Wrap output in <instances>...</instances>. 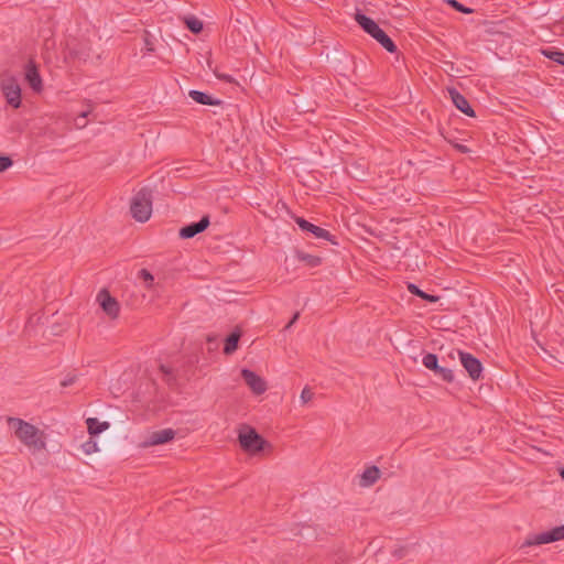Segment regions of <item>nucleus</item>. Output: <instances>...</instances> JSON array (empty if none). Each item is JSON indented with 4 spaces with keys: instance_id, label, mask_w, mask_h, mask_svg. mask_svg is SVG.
I'll return each instance as SVG.
<instances>
[{
    "instance_id": "obj_1",
    "label": "nucleus",
    "mask_w": 564,
    "mask_h": 564,
    "mask_svg": "<svg viewBox=\"0 0 564 564\" xmlns=\"http://www.w3.org/2000/svg\"><path fill=\"white\" fill-rule=\"evenodd\" d=\"M8 424L15 437L32 452L45 448V433L35 425L19 417H9Z\"/></svg>"
},
{
    "instance_id": "obj_2",
    "label": "nucleus",
    "mask_w": 564,
    "mask_h": 564,
    "mask_svg": "<svg viewBox=\"0 0 564 564\" xmlns=\"http://www.w3.org/2000/svg\"><path fill=\"white\" fill-rule=\"evenodd\" d=\"M130 210L132 217L140 221H147L152 214V191L149 187L141 188L132 198Z\"/></svg>"
},
{
    "instance_id": "obj_3",
    "label": "nucleus",
    "mask_w": 564,
    "mask_h": 564,
    "mask_svg": "<svg viewBox=\"0 0 564 564\" xmlns=\"http://www.w3.org/2000/svg\"><path fill=\"white\" fill-rule=\"evenodd\" d=\"M238 441L240 447L250 454H258L269 445L268 442L250 426H243L239 431Z\"/></svg>"
},
{
    "instance_id": "obj_4",
    "label": "nucleus",
    "mask_w": 564,
    "mask_h": 564,
    "mask_svg": "<svg viewBox=\"0 0 564 564\" xmlns=\"http://www.w3.org/2000/svg\"><path fill=\"white\" fill-rule=\"evenodd\" d=\"M454 354H457L462 366L465 368V370L468 372L469 377L473 380H478L481 377L482 372V365L479 359L474 357L469 352H465L459 349H455L449 354L451 358H454Z\"/></svg>"
},
{
    "instance_id": "obj_5",
    "label": "nucleus",
    "mask_w": 564,
    "mask_h": 564,
    "mask_svg": "<svg viewBox=\"0 0 564 564\" xmlns=\"http://www.w3.org/2000/svg\"><path fill=\"white\" fill-rule=\"evenodd\" d=\"M0 87L7 102L13 108H19L21 105V88L18 80L12 76L3 77Z\"/></svg>"
},
{
    "instance_id": "obj_6",
    "label": "nucleus",
    "mask_w": 564,
    "mask_h": 564,
    "mask_svg": "<svg viewBox=\"0 0 564 564\" xmlns=\"http://www.w3.org/2000/svg\"><path fill=\"white\" fill-rule=\"evenodd\" d=\"M564 539V524L550 531L538 533L527 538L522 546L541 545Z\"/></svg>"
},
{
    "instance_id": "obj_7",
    "label": "nucleus",
    "mask_w": 564,
    "mask_h": 564,
    "mask_svg": "<svg viewBox=\"0 0 564 564\" xmlns=\"http://www.w3.org/2000/svg\"><path fill=\"white\" fill-rule=\"evenodd\" d=\"M97 300L104 310V312L110 317V318H117L120 312V305L118 301L110 295V293L107 290H101L98 295Z\"/></svg>"
},
{
    "instance_id": "obj_8",
    "label": "nucleus",
    "mask_w": 564,
    "mask_h": 564,
    "mask_svg": "<svg viewBox=\"0 0 564 564\" xmlns=\"http://www.w3.org/2000/svg\"><path fill=\"white\" fill-rule=\"evenodd\" d=\"M241 377L254 394H262L267 391V382L256 372L249 369L241 370Z\"/></svg>"
},
{
    "instance_id": "obj_9",
    "label": "nucleus",
    "mask_w": 564,
    "mask_h": 564,
    "mask_svg": "<svg viewBox=\"0 0 564 564\" xmlns=\"http://www.w3.org/2000/svg\"><path fill=\"white\" fill-rule=\"evenodd\" d=\"M209 217L203 216L199 221L188 224L180 229V237L183 239L194 238L209 226Z\"/></svg>"
},
{
    "instance_id": "obj_10",
    "label": "nucleus",
    "mask_w": 564,
    "mask_h": 564,
    "mask_svg": "<svg viewBox=\"0 0 564 564\" xmlns=\"http://www.w3.org/2000/svg\"><path fill=\"white\" fill-rule=\"evenodd\" d=\"M176 432L173 429H164L152 432L148 440L144 442V446H155L165 444L175 437Z\"/></svg>"
},
{
    "instance_id": "obj_11",
    "label": "nucleus",
    "mask_w": 564,
    "mask_h": 564,
    "mask_svg": "<svg viewBox=\"0 0 564 564\" xmlns=\"http://www.w3.org/2000/svg\"><path fill=\"white\" fill-rule=\"evenodd\" d=\"M25 79L29 83L30 87L34 91L40 93L42 90V88H43L42 78H41L37 67L33 61H30L26 64Z\"/></svg>"
},
{
    "instance_id": "obj_12",
    "label": "nucleus",
    "mask_w": 564,
    "mask_h": 564,
    "mask_svg": "<svg viewBox=\"0 0 564 564\" xmlns=\"http://www.w3.org/2000/svg\"><path fill=\"white\" fill-rule=\"evenodd\" d=\"M448 93H449L453 104L455 105V107L458 110H460L463 113H465L468 117L476 116L475 111L470 107L468 100L460 93H458L455 88H449Z\"/></svg>"
},
{
    "instance_id": "obj_13",
    "label": "nucleus",
    "mask_w": 564,
    "mask_h": 564,
    "mask_svg": "<svg viewBox=\"0 0 564 564\" xmlns=\"http://www.w3.org/2000/svg\"><path fill=\"white\" fill-rule=\"evenodd\" d=\"M295 221L302 230L312 232L316 238L325 240L330 239V232L328 230L318 227L301 217H297Z\"/></svg>"
},
{
    "instance_id": "obj_14",
    "label": "nucleus",
    "mask_w": 564,
    "mask_h": 564,
    "mask_svg": "<svg viewBox=\"0 0 564 564\" xmlns=\"http://www.w3.org/2000/svg\"><path fill=\"white\" fill-rule=\"evenodd\" d=\"M355 20L362 28V30L371 36H375V34L381 29L372 19L360 13L359 11L356 12Z\"/></svg>"
},
{
    "instance_id": "obj_15",
    "label": "nucleus",
    "mask_w": 564,
    "mask_h": 564,
    "mask_svg": "<svg viewBox=\"0 0 564 564\" xmlns=\"http://www.w3.org/2000/svg\"><path fill=\"white\" fill-rule=\"evenodd\" d=\"M381 471L377 466L367 467L361 474L360 486L361 487H370L372 486L379 478Z\"/></svg>"
},
{
    "instance_id": "obj_16",
    "label": "nucleus",
    "mask_w": 564,
    "mask_h": 564,
    "mask_svg": "<svg viewBox=\"0 0 564 564\" xmlns=\"http://www.w3.org/2000/svg\"><path fill=\"white\" fill-rule=\"evenodd\" d=\"M188 96L197 104L207 105V106H218L221 104V100L215 99L210 95L199 91V90H189Z\"/></svg>"
},
{
    "instance_id": "obj_17",
    "label": "nucleus",
    "mask_w": 564,
    "mask_h": 564,
    "mask_svg": "<svg viewBox=\"0 0 564 564\" xmlns=\"http://www.w3.org/2000/svg\"><path fill=\"white\" fill-rule=\"evenodd\" d=\"M372 37L377 40L389 53L397 52V45L382 29H380Z\"/></svg>"
},
{
    "instance_id": "obj_18",
    "label": "nucleus",
    "mask_w": 564,
    "mask_h": 564,
    "mask_svg": "<svg viewBox=\"0 0 564 564\" xmlns=\"http://www.w3.org/2000/svg\"><path fill=\"white\" fill-rule=\"evenodd\" d=\"M86 423H87V429H88V432L90 435L100 434L101 432L108 430L110 426V424L108 422H100L96 417L87 419Z\"/></svg>"
},
{
    "instance_id": "obj_19",
    "label": "nucleus",
    "mask_w": 564,
    "mask_h": 564,
    "mask_svg": "<svg viewBox=\"0 0 564 564\" xmlns=\"http://www.w3.org/2000/svg\"><path fill=\"white\" fill-rule=\"evenodd\" d=\"M239 332H232L225 340L224 352L226 355H231L238 348V341L240 339Z\"/></svg>"
},
{
    "instance_id": "obj_20",
    "label": "nucleus",
    "mask_w": 564,
    "mask_h": 564,
    "mask_svg": "<svg viewBox=\"0 0 564 564\" xmlns=\"http://www.w3.org/2000/svg\"><path fill=\"white\" fill-rule=\"evenodd\" d=\"M297 259L304 262L310 268L318 267L322 263L321 257L305 252H297Z\"/></svg>"
},
{
    "instance_id": "obj_21",
    "label": "nucleus",
    "mask_w": 564,
    "mask_h": 564,
    "mask_svg": "<svg viewBox=\"0 0 564 564\" xmlns=\"http://www.w3.org/2000/svg\"><path fill=\"white\" fill-rule=\"evenodd\" d=\"M408 290L410 291L411 294L420 296L421 299H424L431 303H434L437 301V296L430 295V294L423 292L422 290L419 289V286H416L413 283H409Z\"/></svg>"
},
{
    "instance_id": "obj_22",
    "label": "nucleus",
    "mask_w": 564,
    "mask_h": 564,
    "mask_svg": "<svg viewBox=\"0 0 564 564\" xmlns=\"http://www.w3.org/2000/svg\"><path fill=\"white\" fill-rule=\"evenodd\" d=\"M434 375L443 379L445 382H453L455 379L454 372L452 369L446 367L438 366L437 369H435Z\"/></svg>"
},
{
    "instance_id": "obj_23",
    "label": "nucleus",
    "mask_w": 564,
    "mask_h": 564,
    "mask_svg": "<svg viewBox=\"0 0 564 564\" xmlns=\"http://www.w3.org/2000/svg\"><path fill=\"white\" fill-rule=\"evenodd\" d=\"M422 364L424 365L425 368H427L431 371H434L440 366L437 356L432 352H429L425 356H423Z\"/></svg>"
},
{
    "instance_id": "obj_24",
    "label": "nucleus",
    "mask_w": 564,
    "mask_h": 564,
    "mask_svg": "<svg viewBox=\"0 0 564 564\" xmlns=\"http://www.w3.org/2000/svg\"><path fill=\"white\" fill-rule=\"evenodd\" d=\"M543 54L551 61L564 66V52L554 51V50H545V51H543Z\"/></svg>"
},
{
    "instance_id": "obj_25",
    "label": "nucleus",
    "mask_w": 564,
    "mask_h": 564,
    "mask_svg": "<svg viewBox=\"0 0 564 564\" xmlns=\"http://www.w3.org/2000/svg\"><path fill=\"white\" fill-rule=\"evenodd\" d=\"M185 23L188 30H191L195 34H198L203 30L202 21L196 19L195 17L186 18Z\"/></svg>"
},
{
    "instance_id": "obj_26",
    "label": "nucleus",
    "mask_w": 564,
    "mask_h": 564,
    "mask_svg": "<svg viewBox=\"0 0 564 564\" xmlns=\"http://www.w3.org/2000/svg\"><path fill=\"white\" fill-rule=\"evenodd\" d=\"M446 3L448 6H451L453 9H455L456 11L462 12V13L469 14V13H473V11H474L471 8L465 7L463 3H460L457 0H446Z\"/></svg>"
},
{
    "instance_id": "obj_27",
    "label": "nucleus",
    "mask_w": 564,
    "mask_h": 564,
    "mask_svg": "<svg viewBox=\"0 0 564 564\" xmlns=\"http://www.w3.org/2000/svg\"><path fill=\"white\" fill-rule=\"evenodd\" d=\"M82 448H83L85 454L90 455V454L96 453L98 451V445H97L96 441L90 438V440L86 441L82 445Z\"/></svg>"
},
{
    "instance_id": "obj_28",
    "label": "nucleus",
    "mask_w": 564,
    "mask_h": 564,
    "mask_svg": "<svg viewBox=\"0 0 564 564\" xmlns=\"http://www.w3.org/2000/svg\"><path fill=\"white\" fill-rule=\"evenodd\" d=\"M139 276L147 283L148 288L152 286V282L154 280L153 275L147 269H142L139 272Z\"/></svg>"
},
{
    "instance_id": "obj_29",
    "label": "nucleus",
    "mask_w": 564,
    "mask_h": 564,
    "mask_svg": "<svg viewBox=\"0 0 564 564\" xmlns=\"http://www.w3.org/2000/svg\"><path fill=\"white\" fill-rule=\"evenodd\" d=\"M13 164V161L10 156L2 155L0 156V173L4 172L9 167H11Z\"/></svg>"
},
{
    "instance_id": "obj_30",
    "label": "nucleus",
    "mask_w": 564,
    "mask_h": 564,
    "mask_svg": "<svg viewBox=\"0 0 564 564\" xmlns=\"http://www.w3.org/2000/svg\"><path fill=\"white\" fill-rule=\"evenodd\" d=\"M313 399V392L308 388H304L301 392V400L303 403H307Z\"/></svg>"
},
{
    "instance_id": "obj_31",
    "label": "nucleus",
    "mask_w": 564,
    "mask_h": 564,
    "mask_svg": "<svg viewBox=\"0 0 564 564\" xmlns=\"http://www.w3.org/2000/svg\"><path fill=\"white\" fill-rule=\"evenodd\" d=\"M299 317H300V313H299V312H296V313L293 315V317L291 318V321L286 324L285 329L291 328V327H292V325H293V324L299 319Z\"/></svg>"
},
{
    "instance_id": "obj_32",
    "label": "nucleus",
    "mask_w": 564,
    "mask_h": 564,
    "mask_svg": "<svg viewBox=\"0 0 564 564\" xmlns=\"http://www.w3.org/2000/svg\"><path fill=\"white\" fill-rule=\"evenodd\" d=\"M216 76L219 78V79H223L227 83H231L234 79L230 75H226V74H218V73H215Z\"/></svg>"
},
{
    "instance_id": "obj_33",
    "label": "nucleus",
    "mask_w": 564,
    "mask_h": 564,
    "mask_svg": "<svg viewBox=\"0 0 564 564\" xmlns=\"http://www.w3.org/2000/svg\"><path fill=\"white\" fill-rule=\"evenodd\" d=\"M144 43H145L148 52H153L154 51V48L152 46V43L149 41L148 37H144Z\"/></svg>"
},
{
    "instance_id": "obj_34",
    "label": "nucleus",
    "mask_w": 564,
    "mask_h": 564,
    "mask_svg": "<svg viewBox=\"0 0 564 564\" xmlns=\"http://www.w3.org/2000/svg\"><path fill=\"white\" fill-rule=\"evenodd\" d=\"M160 368H161V370H162L164 373H170V372H171V371H170V369H169V368H166V367H165V366H163V365H161V367H160Z\"/></svg>"
},
{
    "instance_id": "obj_35",
    "label": "nucleus",
    "mask_w": 564,
    "mask_h": 564,
    "mask_svg": "<svg viewBox=\"0 0 564 564\" xmlns=\"http://www.w3.org/2000/svg\"><path fill=\"white\" fill-rule=\"evenodd\" d=\"M89 111H84L80 113L79 118H86L88 116Z\"/></svg>"
},
{
    "instance_id": "obj_36",
    "label": "nucleus",
    "mask_w": 564,
    "mask_h": 564,
    "mask_svg": "<svg viewBox=\"0 0 564 564\" xmlns=\"http://www.w3.org/2000/svg\"><path fill=\"white\" fill-rule=\"evenodd\" d=\"M560 475H561L562 479L564 480V468H562V469L560 470Z\"/></svg>"
},
{
    "instance_id": "obj_37",
    "label": "nucleus",
    "mask_w": 564,
    "mask_h": 564,
    "mask_svg": "<svg viewBox=\"0 0 564 564\" xmlns=\"http://www.w3.org/2000/svg\"><path fill=\"white\" fill-rule=\"evenodd\" d=\"M207 340H208V343H213V341H215V338L209 336V337L207 338Z\"/></svg>"
},
{
    "instance_id": "obj_38",
    "label": "nucleus",
    "mask_w": 564,
    "mask_h": 564,
    "mask_svg": "<svg viewBox=\"0 0 564 564\" xmlns=\"http://www.w3.org/2000/svg\"><path fill=\"white\" fill-rule=\"evenodd\" d=\"M69 383V380H66L65 382H63L62 384L63 386H67Z\"/></svg>"
},
{
    "instance_id": "obj_39",
    "label": "nucleus",
    "mask_w": 564,
    "mask_h": 564,
    "mask_svg": "<svg viewBox=\"0 0 564 564\" xmlns=\"http://www.w3.org/2000/svg\"><path fill=\"white\" fill-rule=\"evenodd\" d=\"M69 383V380H66L65 382H63L62 384L63 386H67Z\"/></svg>"
}]
</instances>
